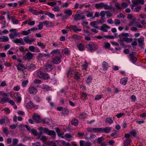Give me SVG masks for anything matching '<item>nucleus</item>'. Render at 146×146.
I'll list each match as a JSON object with an SVG mask.
<instances>
[{
	"mask_svg": "<svg viewBox=\"0 0 146 146\" xmlns=\"http://www.w3.org/2000/svg\"><path fill=\"white\" fill-rule=\"evenodd\" d=\"M130 35L128 33H122L120 36L123 40L127 43L131 42L133 40V39L130 37Z\"/></svg>",
	"mask_w": 146,
	"mask_h": 146,
	"instance_id": "obj_1",
	"label": "nucleus"
},
{
	"mask_svg": "<svg viewBox=\"0 0 146 146\" xmlns=\"http://www.w3.org/2000/svg\"><path fill=\"white\" fill-rule=\"evenodd\" d=\"M86 47L88 51L92 52V51H96L97 49L96 45L93 42H91L87 44Z\"/></svg>",
	"mask_w": 146,
	"mask_h": 146,
	"instance_id": "obj_2",
	"label": "nucleus"
},
{
	"mask_svg": "<svg viewBox=\"0 0 146 146\" xmlns=\"http://www.w3.org/2000/svg\"><path fill=\"white\" fill-rule=\"evenodd\" d=\"M111 130V128L110 127H106L104 128H98V133H108Z\"/></svg>",
	"mask_w": 146,
	"mask_h": 146,
	"instance_id": "obj_3",
	"label": "nucleus"
},
{
	"mask_svg": "<svg viewBox=\"0 0 146 146\" xmlns=\"http://www.w3.org/2000/svg\"><path fill=\"white\" fill-rule=\"evenodd\" d=\"M24 42L27 44H31L35 41V39L33 38H30L29 36H25L23 38Z\"/></svg>",
	"mask_w": 146,
	"mask_h": 146,
	"instance_id": "obj_4",
	"label": "nucleus"
},
{
	"mask_svg": "<svg viewBox=\"0 0 146 146\" xmlns=\"http://www.w3.org/2000/svg\"><path fill=\"white\" fill-rule=\"evenodd\" d=\"M50 54L52 55V57L61 56V54L59 50L58 49H54L50 52Z\"/></svg>",
	"mask_w": 146,
	"mask_h": 146,
	"instance_id": "obj_5",
	"label": "nucleus"
},
{
	"mask_svg": "<svg viewBox=\"0 0 146 146\" xmlns=\"http://www.w3.org/2000/svg\"><path fill=\"white\" fill-rule=\"evenodd\" d=\"M85 16L82 14H76L74 17L75 20H83L85 19Z\"/></svg>",
	"mask_w": 146,
	"mask_h": 146,
	"instance_id": "obj_6",
	"label": "nucleus"
},
{
	"mask_svg": "<svg viewBox=\"0 0 146 146\" xmlns=\"http://www.w3.org/2000/svg\"><path fill=\"white\" fill-rule=\"evenodd\" d=\"M61 56H56L53 57L52 59V62L54 64H58L61 62Z\"/></svg>",
	"mask_w": 146,
	"mask_h": 146,
	"instance_id": "obj_7",
	"label": "nucleus"
},
{
	"mask_svg": "<svg viewBox=\"0 0 146 146\" xmlns=\"http://www.w3.org/2000/svg\"><path fill=\"white\" fill-rule=\"evenodd\" d=\"M33 117L35 122L38 123L40 122V116L38 114L34 113L33 115Z\"/></svg>",
	"mask_w": 146,
	"mask_h": 146,
	"instance_id": "obj_8",
	"label": "nucleus"
},
{
	"mask_svg": "<svg viewBox=\"0 0 146 146\" xmlns=\"http://www.w3.org/2000/svg\"><path fill=\"white\" fill-rule=\"evenodd\" d=\"M12 41L16 44H20L22 45H24L25 43L22 38H16L12 40Z\"/></svg>",
	"mask_w": 146,
	"mask_h": 146,
	"instance_id": "obj_9",
	"label": "nucleus"
},
{
	"mask_svg": "<svg viewBox=\"0 0 146 146\" xmlns=\"http://www.w3.org/2000/svg\"><path fill=\"white\" fill-rule=\"evenodd\" d=\"M28 92L30 94H35L37 92V90L35 88L31 86L29 88Z\"/></svg>",
	"mask_w": 146,
	"mask_h": 146,
	"instance_id": "obj_10",
	"label": "nucleus"
},
{
	"mask_svg": "<svg viewBox=\"0 0 146 146\" xmlns=\"http://www.w3.org/2000/svg\"><path fill=\"white\" fill-rule=\"evenodd\" d=\"M111 27L106 24H103V25L100 27V30L104 32H107L108 29H110Z\"/></svg>",
	"mask_w": 146,
	"mask_h": 146,
	"instance_id": "obj_11",
	"label": "nucleus"
},
{
	"mask_svg": "<svg viewBox=\"0 0 146 146\" xmlns=\"http://www.w3.org/2000/svg\"><path fill=\"white\" fill-rule=\"evenodd\" d=\"M132 2L133 4L136 6H137L139 4L143 5L144 3V1L143 0H132Z\"/></svg>",
	"mask_w": 146,
	"mask_h": 146,
	"instance_id": "obj_12",
	"label": "nucleus"
},
{
	"mask_svg": "<svg viewBox=\"0 0 146 146\" xmlns=\"http://www.w3.org/2000/svg\"><path fill=\"white\" fill-rule=\"evenodd\" d=\"M70 28L73 30V31L75 32L80 31L82 29H80L78 28L77 26L75 25H71L70 26Z\"/></svg>",
	"mask_w": 146,
	"mask_h": 146,
	"instance_id": "obj_13",
	"label": "nucleus"
},
{
	"mask_svg": "<svg viewBox=\"0 0 146 146\" xmlns=\"http://www.w3.org/2000/svg\"><path fill=\"white\" fill-rule=\"evenodd\" d=\"M33 54L30 52H28L26 53L25 56L28 60H31L33 58Z\"/></svg>",
	"mask_w": 146,
	"mask_h": 146,
	"instance_id": "obj_14",
	"label": "nucleus"
},
{
	"mask_svg": "<svg viewBox=\"0 0 146 146\" xmlns=\"http://www.w3.org/2000/svg\"><path fill=\"white\" fill-rule=\"evenodd\" d=\"M44 69L47 71H50L52 69V65L50 64H47L44 66Z\"/></svg>",
	"mask_w": 146,
	"mask_h": 146,
	"instance_id": "obj_15",
	"label": "nucleus"
},
{
	"mask_svg": "<svg viewBox=\"0 0 146 146\" xmlns=\"http://www.w3.org/2000/svg\"><path fill=\"white\" fill-rule=\"evenodd\" d=\"M20 33L16 31H15L13 34H10L9 35V37L10 39H13L14 38L15 36H19Z\"/></svg>",
	"mask_w": 146,
	"mask_h": 146,
	"instance_id": "obj_16",
	"label": "nucleus"
},
{
	"mask_svg": "<svg viewBox=\"0 0 146 146\" xmlns=\"http://www.w3.org/2000/svg\"><path fill=\"white\" fill-rule=\"evenodd\" d=\"M31 13L33 14L37 15L40 14H44V12L42 11L37 10H34L31 11Z\"/></svg>",
	"mask_w": 146,
	"mask_h": 146,
	"instance_id": "obj_17",
	"label": "nucleus"
},
{
	"mask_svg": "<svg viewBox=\"0 0 146 146\" xmlns=\"http://www.w3.org/2000/svg\"><path fill=\"white\" fill-rule=\"evenodd\" d=\"M87 130L88 132H92L93 131L95 133H98V128H92V127H89L87 129Z\"/></svg>",
	"mask_w": 146,
	"mask_h": 146,
	"instance_id": "obj_18",
	"label": "nucleus"
},
{
	"mask_svg": "<svg viewBox=\"0 0 146 146\" xmlns=\"http://www.w3.org/2000/svg\"><path fill=\"white\" fill-rule=\"evenodd\" d=\"M144 38L143 37L139 38L137 41L139 45L140 46H142L144 45Z\"/></svg>",
	"mask_w": 146,
	"mask_h": 146,
	"instance_id": "obj_19",
	"label": "nucleus"
},
{
	"mask_svg": "<svg viewBox=\"0 0 146 146\" xmlns=\"http://www.w3.org/2000/svg\"><path fill=\"white\" fill-rule=\"evenodd\" d=\"M77 46L78 50L80 51H82L85 50V46L82 43H80L77 44Z\"/></svg>",
	"mask_w": 146,
	"mask_h": 146,
	"instance_id": "obj_20",
	"label": "nucleus"
},
{
	"mask_svg": "<svg viewBox=\"0 0 146 146\" xmlns=\"http://www.w3.org/2000/svg\"><path fill=\"white\" fill-rule=\"evenodd\" d=\"M41 88L45 91H48L51 90L50 87L45 84H43L42 85Z\"/></svg>",
	"mask_w": 146,
	"mask_h": 146,
	"instance_id": "obj_21",
	"label": "nucleus"
},
{
	"mask_svg": "<svg viewBox=\"0 0 146 146\" xmlns=\"http://www.w3.org/2000/svg\"><path fill=\"white\" fill-rule=\"evenodd\" d=\"M64 14L70 17L72 14V11L70 9H66L64 11Z\"/></svg>",
	"mask_w": 146,
	"mask_h": 146,
	"instance_id": "obj_22",
	"label": "nucleus"
},
{
	"mask_svg": "<svg viewBox=\"0 0 146 146\" xmlns=\"http://www.w3.org/2000/svg\"><path fill=\"white\" fill-rule=\"evenodd\" d=\"M80 146H91V144L90 143L86 142L84 143L83 141H80Z\"/></svg>",
	"mask_w": 146,
	"mask_h": 146,
	"instance_id": "obj_23",
	"label": "nucleus"
},
{
	"mask_svg": "<svg viewBox=\"0 0 146 146\" xmlns=\"http://www.w3.org/2000/svg\"><path fill=\"white\" fill-rule=\"evenodd\" d=\"M47 134L53 137H55L56 136V133L54 131L49 130V129Z\"/></svg>",
	"mask_w": 146,
	"mask_h": 146,
	"instance_id": "obj_24",
	"label": "nucleus"
},
{
	"mask_svg": "<svg viewBox=\"0 0 146 146\" xmlns=\"http://www.w3.org/2000/svg\"><path fill=\"white\" fill-rule=\"evenodd\" d=\"M71 123L72 125L76 126L78 125L79 121L77 119L74 118L71 120Z\"/></svg>",
	"mask_w": 146,
	"mask_h": 146,
	"instance_id": "obj_25",
	"label": "nucleus"
},
{
	"mask_svg": "<svg viewBox=\"0 0 146 146\" xmlns=\"http://www.w3.org/2000/svg\"><path fill=\"white\" fill-rule=\"evenodd\" d=\"M110 67L108 65V64L106 62L104 61L103 62L102 68L104 70H106L108 68Z\"/></svg>",
	"mask_w": 146,
	"mask_h": 146,
	"instance_id": "obj_26",
	"label": "nucleus"
},
{
	"mask_svg": "<svg viewBox=\"0 0 146 146\" xmlns=\"http://www.w3.org/2000/svg\"><path fill=\"white\" fill-rule=\"evenodd\" d=\"M129 56H130V60L133 63H134L137 61V58L135 57L132 54H130Z\"/></svg>",
	"mask_w": 146,
	"mask_h": 146,
	"instance_id": "obj_27",
	"label": "nucleus"
},
{
	"mask_svg": "<svg viewBox=\"0 0 146 146\" xmlns=\"http://www.w3.org/2000/svg\"><path fill=\"white\" fill-rule=\"evenodd\" d=\"M9 121V119L7 118H4L0 119V124L2 125L4 123H7Z\"/></svg>",
	"mask_w": 146,
	"mask_h": 146,
	"instance_id": "obj_28",
	"label": "nucleus"
},
{
	"mask_svg": "<svg viewBox=\"0 0 146 146\" xmlns=\"http://www.w3.org/2000/svg\"><path fill=\"white\" fill-rule=\"evenodd\" d=\"M9 40V38L7 36H1L0 37V40L2 42L7 41Z\"/></svg>",
	"mask_w": 146,
	"mask_h": 146,
	"instance_id": "obj_29",
	"label": "nucleus"
},
{
	"mask_svg": "<svg viewBox=\"0 0 146 146\" xmlns=\"http://www.w3.org/2000/svg\"><path fill=\"white\" fill-rule=\"evenodd\" d=\"M127 80V78H123L120 80V83L122 85H125L126 84Z\"/></svg>",
	"mask_w": 146,
	"mask_h": 146,
	"instance_id": "obj_30",
	"label": "nucleus"
},
{
	"mask_svg": "<svg viewBox=\"0 0 146 146\" xmlns=\"http://www.w3.org/2000/svg\"><path fill=\"white\" fill-rule=\"evenodd\" d=\"M34 106L33 103L31 101L28 102L26 105V107L29 109L33 108Z\"/></svg>",
	"mask_w": 146,
	"mask_h": 146,
	"instance_id": "obj_31",
	"label": "nucleus"
},
{
	"mask_svg": "<svg viewBox=\"0 0 146 146\" xmlns=\"http://www.w3.org/2000/svg\"><path fill=\"white\" fill-rule=\"evenodd\" d=\"M1 104H3L8 102L9 99L7 97H3V98H1Z\"/></svg>",
	"mask_w": 146,
	"mask_h": 146,
	"instance_id": "obj_32",
	"label": "nucleus"
},
{
	"mask_svg": "<svg viewBox=\"0 0 146 146\" xmlns=\"http://www.w3.org/2000/svg\"><path fill=\"white\" fill-rule=\"evenodd\" d=\"M15 96L18 102L20 103L21 102V98L19 96V93H16L15 94Z\"/></svg>",
	"mask_w": 146,
	"mask_h": 146,
	"instance_id": "obj_33",
	"label": "nucleus"
},
{
	"mask_svg": "<svg viewBox=\"0 0 146 146\" xmlns=\"http://www.w3.org/2000/svg\"><path fill=\"white\" fill-rule=\"evenodd\" d=\"M31 33L29 29L27 31H23L21 32V34L23 36H27Z\"/></svg>",
	"mask_w": 146,
	"mask_h": 146,
	"instance_id": "obj_34",
	"label": "nucleus"
},
{
	"mask_svg": "<svg viewBox=\"0 0 146 146\" xmlns=\"http://www.w3.org/2000/svg\"><path fill=\"white\" fill-rule=\"evenodd\" d=\"M103 7L106 10H109L112 9V7L111 5H108L107 4H104Z\"/></svg>",
	"mask_w": 146,
	"mask_h": 146,
	"instance_id": "obj_35",
	"label": "nucleus"
},
{
	"mask_svg": "<svg viewBox=\"0 0 146 146\" xmlns=\"http://www.w3.org/2000/svg\"><path fill=\"white\" fill-rule=\"evenodd\" d=\"M74 78L77 81H79L80 80V74L78 72H75Z\"/></svg>",
	"mask_w": 146,
	"mask_h": 146,
	"instance_id": "obj_36",
	"label": "nucleus"
},
{
	"mask_svg": "<svg viewBox=\"0 0 146 146\" xmlns=\"http://www.w3.org/2000/svg\"><path fill=\"white\" fill-rule=\"evenodd\" d=\"M44 73L40 69L38 70L37 72V75L39 78H40L42 77Z\"/></svg>",
	"mask_w": 146,
	"mask_h": 146,
	"instance_id": "obj_37",
	"label": "nucleus"
},
{
	"mask_svg": "<svg viewBox=\"0 0 146 146\" xmlns=\"http://www.w3.org/2000/svg\"><path fill=\"white\" fill-rule=\"evenodd\" d=\"M92 78L91 76H89L86 79V81L87 84H89L92 82Z\"/></svg>",
	"mask_w": 146,
	"mask_h": 146,
	"instance_id": "obj_38",
	"label": "nucleus"
},
{
	"mask_svg": "<svg viewBox=\"0 0 146 146\" xmlns=\"http://www.w3.org/2000/svg\"><path fill=\"white\" fill-rule=\"evenodd\" d=\"M88 66V64L86 62H85L82 66V68L84 71L86 70Z\"/></svg>",
	"mask_w": 146,
	"mask_h": 146,
	"instance_id": "obj_39",
	"label": "nucleus"
},
{
	"mask_svg": "<svg viewBox=\"0 0 146 146\" xmlns=\"http://www.w3.org/2000/svg\"><path fill=\"white\" fill-rule=\"evenodd\" d=\"M136 7L133 10L134 12L137 13L139 12L141 9V6H136Z\"/></svg>",
	"mask_w": 146,
	"mask_h": 146,
	"instance_id": "obj_40",
	"label": "nucleus"
},
{
	"mask_svg": "<svg viewBox=\"0 0 146 146\" xmlns=\"http://www.w3.org/2000/svg\"><path fill=\"white\" fill-rule=\"evenodd\" d=\"M70 2L68 1L66 2L65 3H63L62 4V5H61V7H65L66 8L68 6H69V5L70 4Z\"/></svg>",
	"mask_w": 146,
	"mask_h": 146,
	"instance_id": "obj_41",
	"label": "nucleus"
},
{
	"mask_svg": "<svg viewBox=\"0 0 146 146\" xmlns=\"http://www.w3.org/2000/svg\"><path fill=\"white\" fill-rule=\"evenodd\" d=\"M2 129L3 133L6 135H7L9 134V131L7 127H2Z\"/></svg>",
	"mask_w": 146,
	"mask_h": 146,
	"instance_id": "obj_42",
	"label": "nucleus"
},
{
	"mask_svg": "<svg viewBox=\"0 0 146 146\" xmlns=\"http://www.w3.org/2000/svg\"><path fill=\"white\" fill-rule=\"evenodd\" d=\"M96 137V136L93 134H91L90 136V137H86V139L91 140L92 141H94V139H95Z\"/></svg>",
	"mask_w": 146,
	"mask_h": 146,
	"instance_id": "obj_43",
	"label": "nucleus"
},
{
	"mask_svg": "<svg viewBox=\"0 0 146 146\" xmlns=\"http://www.w3.org/2000/svg\"><path fill=\"white\" fill-rule=\"evenodd\" d=\"M37 45L42 49H44L45 48V44L40 42H37Z\"/></svg>",
	"mask_w": 146,
	"mask_h": 146,
	"instance_id": "obj_44",
	"label": "nucleus"
},
{
	"mask_svg": "<svg viewBox=\"0 0 146 146\" xmlns=\"http://www.w3.org/2000/svg\"><path fill=\"white\" fill-rule=\"evenodd\" d=\"M135 26L138 27L139 28H145V26L141 25L140 23L138 22H135Z\"/></svg>",
	"mask_w": 146,
	"mask_h": 146,
	"instance_id": "obj_45",
	"label": "nucleus"
},
{
	"mask_svg": "<svg viewBox=\"0 0 146 146\" xmlns=\"http://www.w3.org/2000/svg\"><path fill=\"white\" fill-rule=\"evenodd\" d=\"M104 3H96L95 4V7L97 9H99L100 7H103Z\"/></svg>",
	"mask_w": 146,
	"mask_h": 146,
	"instance_id": "obj_46",
	"label": "nucleus"
},
{
	"mask_svg": "<svg viewBox=\"0 0 146 146\" xmlns=\"http://www.w3.org/2000/svg\"><path fill=\"white\" fill-rule=\"evenodd\" d=\"M106 12V11H101L100 13V15L101 16V19H105V13Z\"/></svg>",
	"mask_w": 146,
	"mask_h": 146,
	"instance_id": "obj_47",
	"label": "nucleus"
},
{
	"mask_svg": "<svg viewBox=\"0 0 146 146\" xmlns=\"http://www.w3.org/2000/svg\"><path fill=\"white\" fill-rule=\"evenodd\" d=\"M52 10L55 12H59L60 10V7L58 6L53 7L52 8Z\"/></svg>",
	"mask_w": 146,
	"mask_h": 146,
	"instance_id": "obj_48",
	"label": "nucleus"
},
{
	"mask_svg": "<svg viewBox=\"0 0 146 146\" xmlns=\"http://www.w3.org/2000/svg\"><path fill=\"white\" fill-rule=\"evenodd\" d=\"M106 122L110 124L113 123V121L111 117H108L106 119Z\"/></svg>",
	"mask_w": 146,
	"mask_h": 146,
	"instance_id": "obj_49",
	"label": "nucleus"
},
{
	"mask_svg": "<svg viewBox=\"0 0 146 146\" xmlns=\"http://www.w3.org/2000/svg\"><path fill=\"white\" fill-rule=\"evenodd\" d=\"M62 111V114L64 116L67 115L68 113V110L66 108H64Z\"/></svg>",
	"mask_w": 146,
	"mask_h": 146,
	"instance_id": "obj_50",
	"label": "nucleus"
},
{
	"mask_svg": "<svg viewBox=\"0 0 146 146\" xmlns=\"http://www.w3.org/2000/svg\"><path fill=\"white\" fill-rule=\"evenodd\" d=\"M130 142V141L128 139H126L124 141V146H127L129 145Z\"/></svg>",
	"mask_w": 146,
	"mask_h": 146,
	"instance_id": "obj_51",
	"label": "nucleus"
},
{
	"mask_svg": "<svg viewBox=\"0 0 146 146\" xmlns=\"http://www.w3.org/2000/svg\"><path fill=\"white\" fill-rule=\"evenodd\" d=\"M50 56V54L49 53L46 54H42L40 53L39 54V57L40 58H42L44 57H46V56L49 57Z\"/></svg>",
	"mask_w": 146,
	"mask_h": 146,
	"instance_id": "obj_52",
	"label": "nucleus"
},
{
	"mask_svg": "<svg viewBox=\"0 0 146 146\" xmlns=\"http://www.w3.org/2000/svg\"><path fill=\"white\" fill-rule=\"evenodd\" d=\"M87 96V94L86 93L83 92L81 95V97L82 98H83L84 100H86Z\"/></svg>",
	"mask_w": 146,
	"mask_h": 146,
	"instance_id": "obj_53",
	"label": "nucleus"
},
{
	"mask_svg": "<svg viewBox=\"0 0 146 146\" xmlns=\"http://www.w3.org/2000/svg\"><path fill=\"white\" fill-rule=\"evenodd\" d=\"M46 15H47L49 17L51 18L54 19V14H52L51 13H47Z\"/></svg>",
	"mask_w": 146,
	"mask_h": 146,
	"instance_id": "obj_54",
	"label": "nucleus"
},
{
	"mask_svg": "<svg viewBox=\"0 0 146 146\" xmlns=\"http://www.w3.org/2000/svg\"><path fill=\"white\" fill-rule=\"evenodd\" d=\"M115 5L117 9L119 10H121L122 9L121 6L119 3L117 2L115 3Z\"/></svg>",
	"mask_w": 146,
	"mask_h": 146,
	"instance_id": "obj_55",
	"label": "nucleus"
},
{
	"mask_svg": "<svg viewBox=\"0 0 146 146\" xmlns=\"http://www.w3.org/2000/svg\"><path fill=\"white\" fill-rule=\"evenodd\" d=\"M114 23L115 25L118 26L121 24V22L119 19H116L114 20Z\"/></svg>",
	"mask_w": 146,
	"mask_h": 146,
	"instance_id": "obj_56",
	"label": "nucleus"
},
{
	"mask_svg": "<svg viewBox=\"0 0 146 146\" xmlns=\"http://www.w3.org/2000/svg\"><path fill=\"white\" fill-rule=\"evenodd\" d=\"M50 121V120L49 119L47 118H45L43 119L42 122L44 123L48 124L49 123Z\"/></svg>",
	"mask_w": 146,
	"mask_h": 146,
	"instance_id": "obj_57",
	"label": "nucleus"
},
{
	"mask_svg": "<svg viewBox=\"0 0 146 146\" xmlns=\"http://www.w3.org/2000/svg\"><path fill=\"white\" fill-rule=\"evenodd\" d=\"M42 78L44 80H47L49 78V76L47 74L44 73Z\"/></svg>",
	"mask_w": 146,
	"mask_h": 146,
	"instance_id": "obj_58",
	"label": "nucleus"
},
{
	"mask_svg": "<svg viewBox=\"0 0 146 146\" xmlns=\"http://www.w3.org/2000/svg\"><path fill=\"white\" fill-rule=\"evenodd\" d=\"M27 1V0H21L19 1L18 3L20 5H22L25 3Z\"/></svg>",
	"mask_w": 146,
	"mask_h": 146,
	"instance_id": "obj_59",
	"label": "nucleus"
},
{
	"mask_svg": "<svg viewBox=\"0 0 146 146\" xmlns=\"http://www.w3.org/2000/svg\"><path fill=\"white\" fill-rule=\"evenodd\" d=\"M121 7L123 9H125L128 7L127 4L125 2H123L121 3Z\"/></svg>",
	"mask_w": 146,
	"mask_h": 146,
	"instance_id": "obj_60",
	"label": "nucleus"
},
{
	"mask_svg": "<svg viewBox=\"0 0 146 146\" xmlns=\"http://www.w3.org/2000/svg\"><path fill=\"white\" fill-rule=\"evenodd\" d=\"M57 2V1H55V2H49V3H47V4L49 6L53 7L54 5H56V4Z\"/></svg>",
	"mask_w": 146,
	"mask_h": 146,
	"instance_id": "obj_61",
	"label": "nucleus"
},
{
	"mask_svg": "<svg viewBox=\"0 0 146 146\" xmlns=\"http://www.w3.org/2000/svg\"><path fill=\"white\" fill-rule=\"evenodd\" d=\"M107 13L106 16L108 18H109L113 16V14L109 11H106Z\"/></svg>",
	"mask_w": 146,
	"mask_h": 146,
	"instance_id": "obj_62",
	"label": "nucleus"
},
{
	"mask_svg": "<svg viewBox=\"0 0 146 146\" xmlns=\"http://www.w3.org/2000/svg\"><path fill=\"white\" fill-rule=\"evenodd\" d=\"M135 20H131L130 21V23L128 24V25L129 26H135Z\"/></svg>",
	"mask_w": 146,
	"mask_h": 146,
	"instance_id": "obj_63",
	"label": "nucleus"
},
{
	"mask_svg": "<svg viewBox=\"0 0 146 146\" xmlns=\"http://www.w3.org/2000/svg\"><path fill=\"white\" fill-rule=\"evenodd\" d=\"M63 52L66 55H68L70 53L69 50L67 48H65L63 50Z\"/></svg>",
	"mask_w": 146,
	"mask_h": 146,
	"instance_id": "obj_64",
	"label": "nucleus"
}]
</instances>
